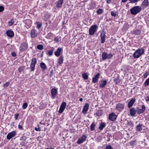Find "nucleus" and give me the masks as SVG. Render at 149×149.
I'll return each instance as SVG.
<instances>
[{"label": "nucleus", "mask_w": 149, "mask_h": 149, "mask_svg": "<svg viewBox=\"0 0 149 149\" xmlns=\"http://www.w3.org/2000/svg\"><path fill=\"white\" fill-rule=\"evenodd\" d=\"M144 50L143 48L138 49L133 54V57L134 58H137L144 54Z\"/></svg>", "instance_id": "f257e3e1"}, {"label": "nucleus", "mask_w": 149, "mask_h": 149, "mask_svg": "<svg viewBox=\"0 0 149 149\" xmlns=\"http://www.w3.org/2000/svg\"><path fill=\"white\" fill-rule=\"evenodd\" d=\"M141 9V7L140 6H136L130 9V13L132 15H135L140 13Z\"/></svg>", "instance_id": "f03ea898"}, {"label": "nucleus", "mask_w": 149, "mask_h": 149, "mask_svg": "<svg viewBox=\"0 0 149 149\" xmlns=\"http://www.w3.org/2000/svg\"><path fill=\"white\" fill-rule=\"evenodd\" d=\"M113 56V55L112 54L110 53L108 54L107 52H104L102 53V58L103 60L105 61L107 59H111Z\"/></svg>", "instance_id": "7ed1b4c3"}, {"label": "nucleus", "mask_w": 149, "mask_h": 149, "mask_svg": "<svg viewBox=\"0 0 149 149\" xmlns=\"http://www.w3.org/2000/svg\"><path fill=\"white\" fill-rule=\"evenodd\" d=\"M98 27L96 24L91 26L89 29V33L90 35H93L97 31Z\"/></svg>", "instance_id": "20e7f679"}, {"label": "nucleus", "mask_w": 149, "mask_h": 149, "mask_svg": "<svg viewBox=\"0 0 149 149\" xmlns=\"http://www.w3.org/2000/svg\"><path fill=\"white\" fill-rule=\"evenodd\" d=\"M37 61L35 58H32L31 60V62L30 65L31 71H33L34 70L35 66L36 64Z\"/></svg>", "instance_id": "39448f33"}, {"label": "nucleus", "mask_w": 149, "mask_h": 149, "mask_svg": "<svg viewBox=\"0 0 149 149\" xmlns=\"http://www.w3.org/2000/svg\"><path fill=\"white\" fill-rule=\"evenodd\" d=\"M28 48V44L25 42H23L21 44L20 48L19 50L22 52L26 50Z\"/></svg>", "instance_id": "423d86ee"}, {"label": "nucleus", "mask_w": 149, "mask_h": 149, "mask_svg": "<svg viewBox=\"0 0 149 149\" xmlns=\"http://www.w3.org/2000/svg\"><path fill=\"white\" fill-rule=\"evenodd\" d=\"M37 31L34 29H32L30 32V36L32 38L36 37L38 36Z\"/></svg>", "instance_id": "0eeeda50"}, {"label": "nucleus", "mask_w": 149, "mask_h": 149, "mask_svg": "<svg viewBox=\"0 0 149 149\" xmlns=\"http://www.w3.org/2000/svg\"><path fill=\"white\" fill-rule=\"evenodd\" d=\"M100 37L101 39V42L102 43H104L105 41L106 36L105 32L103 31H101Z\"/></svg>", "instance_id": "6e6552de"}, {"label": "nucleus", "mask_w": 149, "mask_h": 149, "mask_svg": "<svg viewBox=\"0 0 149 149\" xmlns=\"http://www.w3.org/2000/svg\"><path fill=\"white\" fill-rule=\"evenodd\" d=\"M66 104L65 102H63L61 104L59 110V112L61 113H62L66 107Z\"/></svg>", "instance_id": "1a4fd4ad"}, {"label": "nucleus", "mask_w": 149, "mask_h": 149, "mask_svg": "<svg viewBox=\"0 0 149 149\" xmlns=\"http://www.w3.org/2000/svg\"><path fill=\"white\" fill-rule=\"evenodd\" d=\"M87 136L85 135H83L81 138H79L77 141L78 144H80L82 143L86 140Z\"/></svg>", "instance_id": "9d476101"}, {"label": "nucleus", "mask_w": 149, "mask_h": 149, "mask_svg": "<svg viewBox=\"0 0 149 149\" xmlns=\"http://www.w3.org/2000/svg\"><path fill=\"white\" fill-rule=\"evenodd\" d=\"M136 108L137 110V112L138 114L143 113L146 109V107L144 105H142L141 109H139V107H137Z\"/></svg>", "instance_id": "9b49d317"}, {"label": "nucleus", "mask_w": 149, "mask_h": 149, "mask_svg": "<svg viewBox=\"0 0 149 149\" xmlns=\"http://www.w3.org/2000/svg\"><path fill=\"white\" fill-rule=\"evenodd\" d=\"M124 105V104L121 103H119L116 104V109L120 111L123 110Z\"/></svg>", "instance_id": "f8f14e48"}, {"label": "nucleus", "mask_w": 149, "mask_h": 149, "mask_svg": "<svg viewBox=\"0 0 149 149\" xmlns=\"http://www.w3.org/2000/svg\"><path fill=\"white\" fill-rule=\"evenodd\" d=\"M63 3V0H58L56 2V8L57 9L61 8Z\"/></svg>", "instance_id": "ddd939ff"}, {"label": "nucleus", "mask_w": 149, "mask_h": 149, "mask_svg": "<svg viewBox=\"0 0 149 149\" xmlns=\"http://www.w3.org/2000/svg\"><path fill=\"white\" fill-rule=\"evenodd\" d=\"M149 5L148 0H144L141 4V7H142L143 8H146Z\"/></svg>", "instance_id": "4468645a"}, {"label": "nucleus", "mask_w": 149, "mask_h": 149, "mask_svg": "<svg viewBox=\"0 0 149 149\" xmlns=\"http://www.w3.org/2000/svg\"><path fill=\"white\" fill-rule=\"evenodd\" d=\"M51 94L52 96V98L54 99L56 97V95L57 94V90L54 88H53L51 90Z\"/></svg>", "instance_id": "2eb2a0df"}, {"label": "nucleus", "mask_w": 149, "mask_h": 149, "mask_svg": "<svg viewBox=\"0 0 149 149\" xmlns=\"http://www.w3.org/2000/svg\"><path fill=\"white\" fill-rule=\"evenodd\" d=\"M6 35L10 38H12L14 36V33L13 31L10 30H8L6 31Z\"/></svg>", "instance_id": "dca6fc26"}, {"label": "nucleus", "mask_w": 149, "mask_h": 149, "mask_svg": "<svg viewBox=\"0 0 149 149\" xmlns=\"http://www.w3.org/2000/svg\"><path fill=\"white\" fill-rule=\"evenodd\" d=\"M16 134V132L15 131H13L9 133L7 136V139L8 140L10 139L11 138L14 136Z\"/></svg>", "instance_id": "f3484780"}, {"label": "nucleus", "mask_w": 149, "mask_h": 149, "mask_svg": "<svg viewBox=\"0 0 149 149\" xmlns=\"http://www.w3.org/2000/svg\"><path fill=\"white\" fill-rule=\"evenodd\" d=\"M116 118L117 116L113 113H112L110 114L109 116V119L112 121L115 120L116 119Z\"/></svg>", "instance_id": "a211bd4d"}, {"label": "nucleus", "mask_w": 149, "mask_h": 149, "mask_svg": "<svg viewBox=\"0 0 149 149\" xmlns=\"http://www.w3.org/2000/svg\"><path fill=\"white\" fill-rule=\"evenodd\" d=\"M100 76V73H98L97 74L95 75L94 77L92 79V82L94 83H96L98 80V79Z\"/></svg>", "instance_id": "6ab92c4d"}, {"label": "nucleus", "mask_w": 149, "mask_h": 149, "mask_svg": "<svg viewBox=\"0 0 149 149\" xmlns=\"http://www.w3.org/2000/svg\"><path fill=\"white\" fill-rule=\"evenodd\" d=\"M89 104L88 103H86L84 106L82 110V113L84 114L86 113L88 110L89 107Z\"/></svg>", "instance_id": "aec40b11"}, {"label": "nucleus", "mask_w": 149, "mask_h": 149, "mask_svg": "<svg viewBox=\"0 0 149 149\" xmlns=\"http://www.w3.org/2000/svg\"><path fill=\"white\" fill-rule=\"evenodd\" d=\"M62 50V48L61 47H58L56 51L54 52L55 55L57 57L59 56L61 54V52Z\"/></svg>", "instance_id": "412c9836"}, {"label": "nucleus", "mask_w": 149, "mask_h": 149, "mask_svg": "<svg viewBox=\"0 0 149 149\" xmlns=\"http://www.w3.org/2000/svg\"><path fill=\"white\" fill-rule=\"evenodd\" d=\"M130 115L132 116H135L136 112V110L134 108H132L130 111Z\"/></svg>", "instance_id": "4be33fe9"}, {"label": "nucleus", "mask_w": 149, "mask_h": 149, "mask_svg": "<svg viewBox=\"0 0 149 149\" xmlns=\"http://www.w3.org/2000/svg\"><path fill=\"white\" fill-rule=\"evenodd\" d=\"M135 100L136 99L135 98L132 99L128 104L127 107L128 108H130L132 107L133 105V104L135 102Z\"/></svg>", "instance_id": "5701e85b"}, {"label": "nucleus", "mask_w": 149, "mask_h": 149, "mask_svg": "<svg viewBox=\"0 0 149 149\" xmlns=\"http://www.w3.org/2000/svg\"><path fill=\"white\" fill-rule=\"evenodd\" d=\"M107 84V81L106 80H103L101 81V83L99 85V87L100 88H104Z\"/></svg>", "instance_id": "b1692460"}, {"label": "nucleus", "mask_w": 149, "mask_h": 149, "mask_svg": "<svg viewBox=\"0 0 149 149\" xmlns=\"http://www.w3.org/2000/svg\"><path fill=\"white\" fill-rule=\"evenodd\" d=\"M106 125V124L102 122L100 124L99 128L100 130H101L103 129L105 127Z\"/></svg>", "instance_id": "393cba45"}, {"label": "nucleus", "mask_w": 149, "mask_h": 149, "mask_svg": "<svg viewBox=\"0 0 149 149\" xmlns=\"http://www.w3.org/2000/svg\"><path fill=\"white\" fill-rule=\"evenodd\" d=\"M143 127H144L143 125L142 124H139L136 126V130H144V129L143 128Z\"/></svg>", "instance_id": "a878e982"}, {"label": "nucleus", "mask_w": 149, "mask_h": 149, "mask_svg": "<svg viewBox=\"0 0 149 149\" xmlns=\"http://www.w3.org/2000/svg\"><path fill=\"white\" fill-rule=\"evenodd\" d=\"M40 66L43 71H44L46 69L47 67L44 63H41L40 64Z\"/></svg>", "instance_id": "bb28decb"}, {"label": "nucleus", "mask_w": 149, "mask_h": 149, "mask_svg": "<svg viewBox=\"0 0 149 149\" xmlns=\"http://www.w3.org/2000/svg\"><path fill=\"white\" fill-rule=\"evenodd\" d=\"M63 56H61L58 59V63L61 64L63 63Z\"/></svg>", "instance_id": "cd10ccee"}, {"label": "nucleus", "mask_w": 149, "mask_h": 149, "mask_svg": "<svg viewBox=\"0 0 149 149\" xmlns=\"http://www.w3.org/2000/svg\"><path fill=\"white\" fill-rule=\"evenodd\" d=\"M137 143V140H134V141H131L130 142V144L131 146H134Z\"/></svg>", "instance_id": "c85d7f7f"}, {"label": "nucleus", "mask_w": 149, "mask_h": 149, "mask_svg": "<svg viewBox=\"0 0 149 149\" xmlns=\"http://www.w3.org/2000/svg\"><path fill=\"white\" fill-rule=\"evenodd\" d=\"M113 81L116 84H117L120 82V79L119 77H117L113 79Z\"/></svg>", "instance_id": "c756f323"}, {"label": "nucleus", "mask_w": 149, "mask_h": 149, "mask_svg": "<svg viewBox=\"0 0 149 149\" xmlns=\"http://www.w3.org/2000/svg\"><path fill=\"white\" fill-rule=\"evenodd\" d=\"M96 123L95 122H93L92 123L90 126L91 130H94L95 128V127L96 126Z\"/></svg>", "instance_id": "7c9ffc66"}, {"label": "nucleus", "mask_w": 149, "mask_h": 149, "mask_svg": "<svg viewBox=\"0 0 149 149\" xmlns=\"http://www.w3.org/2000/svg\"><path fill=\"white\" fill-rule=\"evenodd\" d=\"M103 113V111L102 110H98L96 113V115L98 116H100L102 115Z\"/></svg>", "instance_id": "2f4dec72"}, {"label": "nucleus", "mask_w": 149, "mask_h": 149, "mask_svg": "<svg viewBox=\"0 0 149 149\" xmlns=\"http://www.w3.org/2000/svg\"><path fill=\"white\" fill-rule=\"evenodd\" d=\"M82 77L84 79H87L88 78V76L86 73H84L82 74Z\"/></svg>", "instance_id": "473e14b6"}, {"label": "nucleus", "mask_w": 149, "mask_h": 149, "mask_svg": "<svg viewBox=\"0 0 149 149\" xmlns=\"http://www.w3.org/2000/svg\"><path fill=\"white\" fill-rule=\"evenodd\" d=\"M111 14L112 16L114 17H116L117 15L116 12L115 10L111 11Z\"/></svg>", "instance_id": "72a5a7b5"}, {"label": "nucleus", "mask_w": 149, "mask_h": 149, "mask_svg": "<svg viewBox=\"0 0 149 149\" xmlns=\"http://www.w3.org/2000/svg\"><path fill=\"white\" fill-rule=\"evenodd\" d=\"M149 85V78L147 79L144 83V85L145 87H146Z\"/></svg>", "instance_id": "f704fd0d"}, {"label": "nucleus", "mask_w": 149, "mask_h": 149, "mask_svg": "<svg viewBox=\"0 0 149 149\" xmlns=\"http://www.w3.org/2000/svg\"><path fill=\"white\" fill-rule=\"evenodd\" d=\"M129 28V26L127 24H125L123 26V30H127Z\"/></svg>", "instance_id": "c9c22d12"}, {"label": "nucleus", "mask_w": 149, "mask_h": 149, "mask_svg": "<svg viewBox=\"0 0 149 149\" xmlns=\"http://www.w3.org/2000/svg\"><path fill=\"white\" fill-rule=\"evenodd\" d=\"M54 52V50L52 49L51 50H49L48 52V54L49 56H51L53 55Z\"/></svg>", "instance_id": "e433bc0d"}, {"label": "nucleus", "mask_w": 149, "mask_h": 149, "mask_svg": "<svg viewBox=\"0 0 149 149\" xmlns=\"http://www.w3.org/2000/svg\"><path fill=\"white\" fill-rule=\"evenodd\" d=\"M43 46L42 45L39 44L37 45V48L39 50H41L43 49Z\"/></svg>", "instance_id": "4c0bfd02"}, {"label": "nucleus", "mask_w": 149, "mask_h": 149, "mask_svg": "<svg viewBox=\"0 0 149 149\" xmlns=\"http://www.w3.org/2000/svg\"><path fill=\"white\" fill-rule=\"evenodd\" d=\"M14 23V20L13 19H10V20L8 22V24L9 26H11Z\"/></svg>", "instance_id": "58836bf2"}, {"label": "nucleus", "mask_w": 149, "mask_h": 149, "mask_svg": "<svg viewBox=\"0 0 149 149\" xmlns=\"http://www.w3.org/2000/svg\"><path fill=\"white\" fill-rule=\"evenodd\" d=\"M103 12V10L100 8L98 9L97 11V13L98 15L102 13Z\"/></svg>", "instance_id": "ea45409f"}, {"label": "nucleus", "mask_w": 149, "mask_h": 149, "mask_svg": "<svg viewBox=\"0 0 149 149\" xmlns=\"http://www.w3.org/2000/svg\"><path fill=\"white\" fill-rule=\"evenodd\" d=\"M36 24L37 25L36 28L38 29H39L42 25V24L41 23H40L38 22H36Z\"/></svg>", "instance_id": "a19ab883"}, {"label": "nucleus", "mask_w": 149, "mask_h": 149, "mask_svg": "<svg viewBox=\"0 0 149 149\" xmlns=\"http://www.w3.org/2000/svg\"><path fill=\"white\" fill-rule=\"evenodd\" d=\"M10 84V82H7L3 85V87L4 88H6Z\"/></svg>", "instance_id": "79ce46f5"}, {"label": "nucleus", "mask_w": 149, "mask_h": 149, "mask_svg": "<svg viewBox=\"0 0 149 149\" xmlns=\"http://www.w3.org/2000/svg\"><path fill=\"white\" fill-rule=\"evenodd\" d=\"M24 69V68L23 66H20L18 68V70L19 72H21L23 71Z\"/></svg>", "instance_id": "37998d69"}, {"label": "nucleus", "mask_w": 149, "mask_h": 149, "mask_svg": "<svg viewBox=\"0 0 149 149\" xmlns=\"http://www.w3.org/2000/svg\"><path fill=\"white\" fill-rule=\"evenodd\" d=\"M141 31L136 29L134 31V33L136 35H139L141 33Z\"/></svg>", "instance_id": "c03bdc74"}, {"label": "nucleus", "mask_w": 149, "mask_h": 149, "mask_svg": "<svg viewBox=\"0 0 149 149\" xmlns=\"http://www.w3.org/2000/svg\"><path fill=\"white\" fill-rule=\"evenodd\" d=\"M28 106L27 103L26 102H25L23 104L22 106V108L23 109H25Z\"/></svg>", "instance_id": "a18cd8bd"}, {"label": "nucleus", "mask_w": 149, "mask_h": 149, "mask_svg": "<svg viewBox=\"0 0 149 149\" xmlns=\"http://www.w3.org/2000/svg\"><path fill=\"white\" fill-rule=\"evenodd\" d=\"M149 74V72L146 71V72L143 74V76L144 78H146L148 75Z\"/></svg>", "instance_id": "49530a36"}, {"label": "nucleus", "mask_w": 149, "mask_h": 149, "mask_svg": "<svg viewBox=\"0 0 149 149\" xmlns=\"http://www.w3.org/2000/svg\"><path fill=\"white\" fill-rule=\"evenodd\" d=\"M129 0L130 1V2L132 3L137 2L139 1V0Z\"/></svg>", "instance_id": "de8ad7c7"}, {"label": "nucleus", "mask_w": 149, "mask_h": 149, "mask_svg": "<svg viewBox=\"0 0 149 149\" xmlns=\"http://www.w3.org/2000/svg\"><path fill=\"white\" fill-rule=\"evenodd\" d=\"M45 108V106L43 104H40V105L39 106V108L40 109H44Z\"/></svg>", "instance_id": "09e8293b"}, {"label": "nucleus", "mask_w": 149, "mask_h": 149, "mask_svg": "<svg viewBox=\"0 0 149 149\" xmlns=\"http://www.w3.org/2000/svg\"><path fill=\"white\" fill-rule=\"evenodd\" d=\"M105 149H113V148L111 145H109L106 147Z\"/></svg>", "instance_id": "8fccbe9b"}, {"label": "nucleus", "mask_w": 149, "mask_h": 149, "mask_svg": "<svg viewBox=\"0 0 149 149\" xmlns=\"http://www.w3.org/2000/svg\"><path fill=\"white\" fill-rule=\"evenodd\" d=\"M146 102H149V96H147L145 98Z\"/></svg>", "instance_id": "3c124183"}, {"label": "nucleus", "mask_w": 149, "mask_h": 149, "mask_svg": "<svg viewBox=\"0 0 149 149\" xmlns=\"http://www.w3.org/2000/svg\"><path fill=\"white\" fill-rule=\"evenodd\" d=\"M4 7L3 6H0V12H2L4 10Z\"/></svg>", "instance_id": "603ef678"}, {"label": "nucleus", "mask_w": 149, "mask_h": 149, "mask_svg": "<svg viewBox=\"0 0 149 149\" xmlns=\"http://www.w3.org/2000/svg\"><path fill=\"white\" fill-rule=\"evenodd\" d=\"M54 41H55L56 42H59V39L58 37L55 38L54 40Z\"/></svg>", "instance_id": "864d4df0"}, {"label": "nucleus", "mask_w": 149, "mask_h": 149, "mask_svg": "<svg viewBox=\"0 0 149 149\" xmlns=\"http://www.w3.org/2000/svg\"><path fill=\"white\" fill-rule=\"evenodd\" d=\"M19 116V114L18 113L16 114L15 115V120L17 119L18 117Z\"/></svg>", "instance_id": "5fc2aeb1"}, {"label": "nucleus", "mask_w": 149, "mask_h": 149, "mask_svg": "<svg viewBox=\"0 0 149 149\" xmlns=\"http://www.w3.org/2000/svg\"><path fill=\"white\" fill-rule=\"evenodd\" d=\"M12 56L13 57H15L16 56V54L15 52H13L11 53Z\"/></svg>", "instance_id": "6e6d98bb"}, {"label": "nucleus", "mask_w": 149, "mask_h": 149, "mask_svg": "<svg viewBox=\"0 0 149 149\" xmlns=\"http://www.w3.org/2000/svg\"><path fill=\"white\" fill-rule=\"evenodd\" d=\"M18 128L20 130H22V125H20L19 124L18 125Z\"/></svg>", "instance_id": "4d7b16f0"}, {"label": "nucleus", "mask_w": 149, "mask_h": 149, "mask_svg": "<svg viewBox=\"0 0 149 149\" xmlns=\"http://www.w3.org/2000/svg\"><path fill=\"white\" fill-rule=\"evenodd\" d=\"M35 130H41V129L40 127H39L38 128L35 127Z\"/></svg>", "instance_id": "13d9d810"}, {"label": "nucleus", "mask_w": 149, "mask_h": 149, "mask_svg": "<svg viewBox=\"0 0 149 149\" xmlns=\"http://www.w3.org/2000/svg\"><path fill=\"white\" fill-rule=\"evenodd\" d=\"M112 0H106L107 3L108 4H110Z\"/></svg>", "instance_id": "bf43d9fd"}, {"label": "nucleus", "mask_w": 149, "mask_h": 149, "mask_svg": "<svg viewBox=\"0 0 149 149\" xmlns=\"http://www.w3.org/2000/svg\"><path fill=\"white\" fill-rule=\"evenodd\" d=\"M26 22H28L30 24H31L32 23V21L30 19H28V20H26Z\"/></svg>", "instance_id": "052dcab7"}, {"label": "nucleus", "mask_w": 149, "mask_h": 149, "mask_svg": "<svg viewBox=\"0 0 149 149\" xmlns=\"http://www.w3.org/2000/svg\"><path fill=\"white\" fill-rule=\"evenodd\" d=\"M52 36V33L51 32H50L48 34V36L50 37Z\"/></svg>", "instance_id": "680f3d73"}, {"label": "nucleus", "mask_w": 149, "mask_h": 149, "mask_svg": "<svg viewBox=\"0 0 149 149\" xmlns=\"http://www.w3.org/2000/svg\"><path fill=\"white\" fill-rule=\"evenodd\" d=\"M127 1H128V0H122L121 1H122V2L124 3H125L126 2H127Z\"/></svg>", "instance_id": "e2e57ef3"}, {"label": "nucleus", "mask_w": 149, "mask_h": 149, "mask_svg": "<svg viewBox=\"0 0 149 149\" xmlns=\"http://www.w3.org/2000/svg\"><path fill=\"white\" fill-rule=\"evenodd\" d=\"M92 5H93V8H95V3H93L91 4Z\"/></svg>", "instance_id": "0e129e2a"}, {"label": "nucleus", "mask_w": 149, "mask_h": 149, "mask_svg": "<svg viewBox=\"0 0 149 149\" xmlns=\"http://www.w3.org/2000/svg\"><path fill=\"white\" fill-rule=\"evenodd\" d=\"M126 134H127V135L128 137H130L131 136V137H132V136H131L130 135V134H129L128 133H127Z\"/></svg>", "instance_id": "69168bd1"}, {"label": "nucleus", "mask_w": 149, "mask_h": 149, "mask_svg": "<svg viewBox=\"0 0 149 149\" xmlns=\"http://www.w3.org/2000/svg\"><path fill=\"white\" fill-rule=\"evenodd\" d=\"M47 149H54V148L52 147H49L47 148Z\"/></svg>", "instance_id": "338daca9"}, {"label": "nucleus", "mask_w": 149, "mask_h": 149, "mask_svg": "<svg viewBox=\"0 0 149 149\" xmlns=\"http://www.w3.org/2000/svg\"><path fill=\"white\" fill-rule=\"evenodd\" d=\"M83 100V99L82 98H81L79 99V100L80 101H82Z\"/></svg>", "instance_id": "774afa93"}]
</instances>
